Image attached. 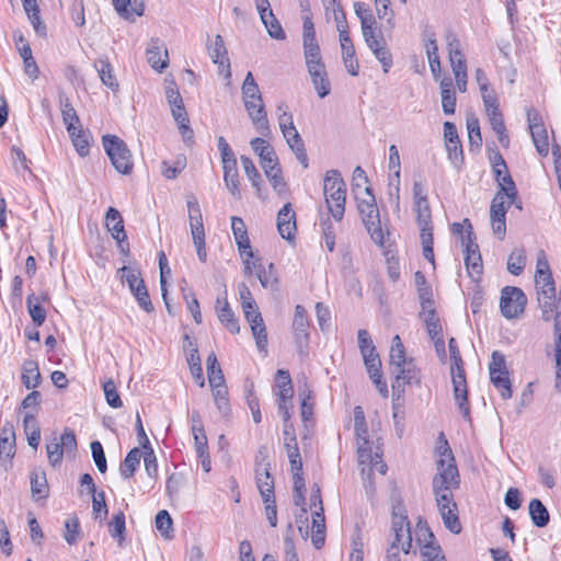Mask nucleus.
<instances>
[{
	"label": "nucleus",
	"mask_w": 561,
	"mask_h": 561,
	"mask_svg": "<svg viewBox=\"0 0 561 561\" xmlns=\"http://www.w3.org/2000/svg\"><path fill=\"white\" fill-rule=\"evenodd\" d=\"M358 465L360 467V474L364 482V488L369 499L375 494V484L373 482V474L375 471L380 474H386L387 465L382 461V451L379 445H374L368 438V430L366 422L363 425H354Z\"/></svg>",
	"instance_id": "obj_1"
},
{
	"label": "nucleus",
	"mask_w": 561,
	"mask_h": 561,
	"mask_svg": "<svg viewBox=\"0 0 561 561\" xmlns=\"http://www.w3.org/2000/svg\"><path fill=\"white\" fill-rule=\"evenodd\" d=\"M450 353V373L451 382L454 387V397L462 416L467 420L470 419V408L468 404V390L466 374L463 369V362L457 345V342L451 337L448 342Z\"/></svg>",
	"instance_id": "obj_2"
},
{
	"label": "nucleus",
	"mask_w": 561,
	"mask_h": 561,
	"mask_svg": "<svg viewBox=\"0 0 561 561\" xmlns=\"http://www.w3.org/2000/svg\"><path fill=\"white\" fill-rule=\"evenodd\" d=\"M360 183L356 182L354 184L353 191L356 194L357 208L362 216L363 224L365 225L371 239L376 243H382L383 234L381 230L379 210L376 204L375 196L371 193V188L369 186H365L363 191L364 196L360 197L359 193L357 192V190L360 188Z\"/></svg>",
	"instance_id": "obj_3"
},
{
	"label": "nucleus",
	"mask_w": 561,
	"mask_h": 561,
	"mask_svg": "<svg viewBox=\"0 0 561 561\" xmlns=\"http://www.w3.org/2000/svg\"><path fill=\"white\" fill-rule=\"evenodd\" d=\"M323 195L329 211L337 221L342 220L345 211L346 184L337 170L325 173Z\"/></svg>",
	"instance_id": "obj_4"
},
{
	"label": "nucleus",
	"mask_w": 561,
	"mask_h": 561,
	"mask_svg": "<svg viewBox=\"0 0 561 561\" xmlns=\"http://www.w3.org/2000/svg\"><path fill=\"white\" fill-rule=\"evenodd\" d=\"M459 486V473L451 450L446 447L437 461V473L433 478L434 495H453L451 490Z\"/></svg>",
	"instance_id": "obj_5"
},
{
	"label": "nucleus",
	"mask_w": 561,
	"mask_h": 561,
	"mask_svg": "<svg viewBox=\"0 0 561 561\" xmlns=\"http://www.w3.org/2000/svg\"><path fill=\"white\" fill-rule=\"evenodd\" d=\"M103 147L115 170L122 174L133 171V157L126 144L115 135L103 136Z\"/></svg>",
	"instance_id": "obj_6"
},
{
	"label": "nucleus",
	"mask_w": 561,
	"mask_h": 561,
	"mask_svg": "<svg viewBox=\"0 0 561 561\" xmlns=\"http://www.w3.org/2000/svg\"><path fill=\"white\" fill-rule=\"evenodd\" d=\"M391 515V530L393 533L394 539L391 542L390 548H401V550L408 554L412 548V535L405 510L402 505H396L392 508Z\"/></svg>",
	"instance_id": "obj_7"
},
{
	"label": "nucleus",
	"mask_w": 561,
	"mask_h": 561,
	"mask_svg": "<svg viewBox=\"0 0 561 561\" xmlns=\"http://www.w3.org/2000/svg\"><path fill=\"white\" fill-rule=\"evenodd\" d=\"M527 297L518 287L506 286L501 291L500 309L502 316L507 319H518L525 312Z\"/></svg>",
	"instance_id": "obj_8"
},
{
	"label": "nucleus",
	"mask_w": 561,
	"mask_h": 561,
	"mask_svg": "<svg viewBox=\"0 0 561 561\" xmlns=\"http://www.w3.org/2000/svg\"><path fill=\"white\" fill-rule=\"evenodd\" d=\"M468 225L467 236L462 237V245H465V264L469 276L472 280L478 282L483 272V264L479 247L474 242V236L472 232V226L468 219H465Z\"/></svg>",
	"instance_id": "obj_9"
},
{
	"label": "nucleus",
	"mask_w": 561,
	"mask_h": 561,
	"mask_svg": "<svg viewBox=\"0 0 561 561\" xmlns=\"http://www.w3.org/2000/svg\"><path fill=\"white\" fill-rule=\"evenodd\" d=\"M416 542L423 561H446L440 546L435 542L434 534L422 520L416 525Z\"/></svg>",
	"instance_id": "obj_10"
},
{
	"label": "nucleus",
	"mask_w": 561,
	"mask_h": 561,
	"mask_svg": "<svg viewBox=\"0 0 561 561\" xmlns=\"http://www.w3.org/2000/svg\"><path fill=\"white\" fill-rule=\"evenodd\" d=\"M512 205H516L518 209H522V204L511 202L510 197L495 194L490 207V219L492 230L502 240L506 233V213Z\"/></svg>",
	"instance_id": "obj_11"
},
{
	"label": "nucleus",
	"mask_w": 561,
	"mask_h": 561,
	"mask_svg": "<svg viewBox=\"0 0 561 561\" xmlns=\"http://www.w3.org/2000/svg\"><path fill=\"white\" fill-rule=\"evenodd\" d=\"M489 374L492 383L500 391L501 397L504 400L510 399L512 397L511 380L508 378L504 355L499 351L492 353Z\"/></svg>",
	"instance_id": "obj_12"
},
{
	"label": "nucleus",
	"mask_w": 561,
	"mask_h": 561,
	"mask_svg": "<svg viewBox=\"0 0 561 561\" xmlns=\"http://www.w3.org/2000/svg\"><path fill=\"white\" fill-rule=\"evenodd\" d=\"M302 44L307 69L321 66L323 61L320 51V46L316 38L314 24L309 16L304 18Z\"/></svg>",
	"instance_id": "obj_13"
},
{
	"label": "nucleus",
	"mask_w": 561,
	"mask_h": 561,
	"mask_svg": "<svg viewBox=\"0 0 561 561\" xmlns=\"http://www.w3.org/2000/svg\"><path fill=\"white\" fill-rule=\"evenodd\" d=\"M527 122L531 139L537 152L546 157L549 152L548 133L542 123V118L535 108L527 110Z\"/></svg>",
	"instance_id": "obj_14"
},
{
	"label": "nucleus",
	"mask_w": 561,
	"mask_h": 561,
	"mask_svg": "<svg viewBox=\"0 0 561 561\" xmlns=\"http://www.w3.org/2000/svg\"><path fill=\"white\" fill-rule=\"evenodd\" d=\"M435 501L445 527L453 534H459L462 527L458 517L457 504L453 495H435Z\"/></svg>",
	"instance_id": "obj_15"
},
{
	"label": "nucleus",
	"mask_w": 561,
	"mask_h": 561,
	"mask_svg": "<svg viewBox=\"0 0 561 561\" xmlns=\"http://www.w3.org/2000/svg\"><path fill=\"white\" fill-rule=\"evenodd\" d=\"M243 103L256 131L263 136H268L271 127L262 95L259 99H244Z\"/></svg>",
	"instance_id": "obj_16"
},
{
	"label": "nucleus",
	"mask_w": 561,
	"mask_h": 561,
	"mask_svg": "<svg viewBox=\"0 0 561 561\" xmlns=\"http://www.w3.org/2000/svg\"><path fill=\"white\" fill-rule=\"evenodd\" d=\"M208 54L214 64L218 66L219 73L225 79L231 78L230 61L224 39L220 35H216L213 41L207 44Z\"/></svg>",
	"instance_id": "obj_17"
},
{
	"label": "nucleus",
	"mask_w": 561,
	"mask_h": 561,
	"mask_svg": "<svg viewBox=\"0 0 561 561\" xmlns=\"http://www.w3.org/2000/svg\"><path fill=\"white\" fill-rule=\"evenodd\" d=\"M364 358V364L366 366L367 373L376 387L378 388L380 394L382 397L388 396V387L385 381H382V374H381V360L379 358L378 353L376 352L375 347H370L368 352H360Z\"/></svg>",
	"instance_id": "obj_18"
},
{
	"label": "nucleus",
	"mask_w": 561,
	"mask_h": 561,
	"mask_svg": "<svg viewBox=\"0 0 561 561\" xmlns=\"http://www.w3.org/2000/svg\"><path fill=\"white\" fill-rule=\"evenodd\" d=\"M537 304L541 319L545 322L554 320L553 331L558 332V329H561V298H557L556 295L537 297Z\"/></svg>",
	"instance_id": "obj_19"
},
{
	"label": "nucleus",
	"mask_w": 561,
	"mask_h": 561,
	"mask_svg": "<svg viewBox=\"0 0 561 561\" xmlns=\"http://www.w3.org/2000/svg\"><path fill=\"white\" fill-rule=\"evenodd\" d=\"M309 322L307 318L306 309L297 305L295 308V314L293 320V331L295 342L297 344L298 351L300 354H305V348L308 344L309 333H308Z\"/></svg>",
	"instance_id": "obj_20"
},
{
	"label": "nucleus",
	"mask_w": 561,
	"mask_h": 561,
	"mask_svg": "<svg viewBox=\"0 0 561 561\" xmlns=\"http://www.w3.org/2000/svg\"><path fill=\"white\" fill-rule=\"evenodd\" d=\"M252 150L259 156L260 164L264 171L279 164L277 154L265 139L261 137L253 138L250 141Z\"/></svg>",
	"instance_id": "obj_21"
},
{
	"label": "nucleus",
	"mask_w": 561,
	"mask_h": 561,
	"mask_svg": "<svg viewBox=\"0 0 561 561\" xmlns=\"http://www.w3.org/2000/svg\"><path fill=\"white\" fill-rule=\"evenodd\" d=\"M277 229L282 238L291 240L296 231V215L290 203H287L277 214Z\"/></svg>",
	"instance_id": "obj_22"
},
{
	"label": "nucleus",
	"mask_w": 561,
	"mask_h": 561,
	"mask_svg": "<svg viewBox=\"0 0 561 561\" xmlns=\"http://www.w3.org/2000/svg\"><path fill=\"white\" fill-rule=\"evenodd\" d=\"M444 138L449 159L454 163H457L459 160L462 159V147L458 137L457 128L454 123H444Z\"/></svg>",
	"instance_id": "obj_23"
},
{
	"label": "nucleus",
	"mask_w": 561,
	"mask_h": 561,
	"mask_svg": "<svg viewBox=\"0 0 561 561\" xmlns=\"http://www.w3.org/2000/svg\"><path fill=\"white\" fill-rule=\"evenodd\" d=\"M255 479L262 497L274 496V479L270 472V463L263 459L256 463Z\"/></svg>",
	"instance_id": "obj_24"
},
{
	"label": "nucleus",
	"mask_w": 561,
	"mask_h": 561,
	"mask_svg": "<svg viewBox=\"0 0 561 561\" xmlns=\"http://www.w3.org/2000/svg\"><path fill=\"white\" fill-rule=\"evenodd\" d=\"M283 137L285 138L288 147L290 150L295 153L297 160L300 162V164L307 169L308 168V156L305 148L304 140L298 133L297 128H289L287 130H284Z\"/></svg>",
	"instance_id": "obj_25"
},
{
	"label": "nucleus",
	"mask_w": 561,
	"mask_h": 561,
	"mask_svg": "<svg viewBox=\"0 0 561 561\" xmlns=\"http://www.w3.org/2000/svg\"><path fill=\"white\" fill-rule=\"evenodd\" d=\"M105 225L112 237L117 241L118 245L122 247L123 242L127 240V234L123 218L116 208H108L105 215Z\"/></svg>",
	"instance_id": "obj_26"
},
{
	"label": "nucleus",
	"mask_w": 561,
	"mask_h": 561,
	"mask_svg": "<svg viewBox=\"0 0 561 561\" xmlns=\"http://www.w3.org/2000/svg\"><path fill=\"white\" fill-rule=\"evenodd\" d=\"M217 304V317L221 324L226 327L228 331H230L233 334H237L240 332V327L238 319L236 318L232 309L230 308L229 302L226 298L221 299L220 297L216 300Z\"/></svg>",
	"instance_id": "obj_27"
},
{
	"label": "nucleus",
	"mask_w": 561,
	"mask_h": 561,
	"mask_svg": "<svg viewBox=\"0 0 561 561\" xmlns=\"http://www.w3.org/2000/svg\"><path fill=\"white\" fill-rule=\"evenodd\" d=\"M222 169H224V181L229 190V192L236 196L240 197V190H239V174H238V168H237V159H226L222 162Z\"/></svg>",
	"instance_id": "obj_28"
},
{
	"label": "nucleus",
	"mask_w": 561,
	"mask_h": 561,
	"mask_svg": "<svg viewBox=\"0 0 561 561\" xmlns=\"http://www.w3.org/2000/svg\"><path fill=\"white\" fill-rule=\"evenodd\" d=\"M147 60L149 65L157 70H162L168 66V50L159 45V41H152L147 49Z\"/></svg>",
	"instance_id": "obj_29"
},
{
	"label": "nucleus",
	"mask_w": 561,
	"mask_h": 561,
	"mask_svg": "<svg viewBox=\"0 0 561 561\" xmlns=\"http://www.w3.org/2000/svg\"><path fill=\"white\" fill-rule=\"evenodd\" d=\"M312 84L320 98H324L330 93L331 87L324 64L314 68H308Z\"/></svg>",
	"instance_id": "obj_30"
},
{
	"label": "nucleus",
	"mask_w": 561,
	"mask_h": 561,
	"mask_svg": "<svg viewBox=\"0 0 561 561\" xmlns=\"http://www.w3.org/2000/svg\"><path fill=\"white\" fill-rule=\"evenodd\" d=\"M31 493L36 501L48 496L46 473L41 468L34 469L31 473Z\"/></svg>",
	"instance_id": "obj_31"
},
{
	"label": "nucleus",
	"mask_w": 561,
	"mask_h": 561,
	"mask_svg": "<svg viewBox=\"0 0 561 561\" xmlns=\"http://www.w3.org/2000/svg\"><path fill=\"white\" fill-rule=\"evenodd\" d=\"M94 68L99 73L102 83L112 91L118 90V82L114 75V69L106 58H99L94 61Z\"/></svg>",
	"instance_id": "obj_32"
},
{
	"label": "nucleus",
	"mask_w": 561,
	"mask_h": 561,
	"mask_svg": "<svg viewBox=\"0 0 561 561\" xmlns=\"http://www.w3.org/2000/svg\"><path fill=\"white\" fill-rule=\"evenodd\" d=\"M415 286L417 289V296L422 308H430L434 305L433 291L431 285L427 283L424 274L420 271L414 274Z\"/></svg>",
	"instance_id": "obj_33"
},
{
	"label": "nucleus",
	"mask_w": 561,
	"mask_h": 561,
	"mask_svg": "<svg viewBox=\"0 0 561 561\" xmlns=\"http://www.w3.org/2000/svg\"><path fill=\"white\" fill-rule=\"evenodd\" d=\"M420 317L423 319L426 331L430 337H435L443 333L440 320L436 313L434 305H431L430 308H422L420 312Z\"/></svg>",
	"instance_id": "obj_34"
},
{
	"label": "nucleus",
	"mask_w": 561,
	"mask_h": 561,
	"mask_svg": "<svg viewBox=\"0 0 561 561\" xmlns=\"http://www.w3.org/2000/svg\"><path fill=\"white\" fill-rule=\"evenodd\" d=\"M275 383L277 388V399H293L294 388L288 370L278 369L275 376Z\"/></svg>",
	"instance_id": "obj_35"
},
{
	"label": "nucleus",
	"mask_w": 561,
	"mask_h": 561,
	"mask_svg": "<svg viewBox=\"0 0 561 561\" xmlns=\"http://www.w3.org/2000/svg\"><path fill=\"white\" fill-rule=\"evenodd\" d=\"M414 211L416 213V221L421 233L433 231L432 214L428 201L415 202Z\"/></svg>",
	"instance_id": "obj_36"
},
{
	"label": "nucleus",
	"mask_w": 561,
	"mask_h": 561,
	"mask_svg": "<svg viewBox=\"0 0 561 561\" xmlns=\"http://www.w3.org/2000/svg\"><path fill=\"white\" fill-rule=\"evenodd\" d=\"M529 516L533 524L537 527H545L550 520L547 507L538 499H533L529 503Z\"/></svg>",
	"instance_id": "obj_37"
},
{
	"label": "nucleus",
	"mask_w": 561,
	"mask_h": 561,
	"mask_svg": "<svg viewBox=\"0 0 561 561\" xmlns=\"http://www.w3.org/2000/svg\"><path fill=\"white\" fill-rule=\"evenodd\" d=\"M141 457L142 454L139 448L135 447L129 450L119 467V472L124 479H129L134 476L135 471L139 467Z\"/></svg>",
	"instance_id": "obj_38"
},
{
	"label": "nucleus",
	"mask_w": 561,
	"mask_h": 561,
	"mask_svg": "<svg viewBox=\"0 0 561 561\" xmlns=\"http://www.w3.org/2000/svg\"><path fill=\"white\" fill-rule=\"evenodd\" d=\"M15 454V433L12 425H4L0 436V457L12 458Z\"/></svg>",
	"instance_id": "obj_39"
},
{
	"label": "nucleus",
	"mask_w": 561,
	"mask_h": 561,
	"mask_svg": "<svg viewBox=\"0 0 561 561\" xmlns=\"http://www.w3.org/2000/svg\"><path fill=\"white\" fill-rule=\"evenodd\" d=\"M41 374L34 360H25L22 367V382L27 389H35L39 385Z\"/></svg>",
	"instance_id": "obj_40"
},
{
	"label": "nucleus",
	"mask_w": 561,
	"mask_h": 561,
	"mask_svg": "<svg viewBox=\"0 0 561 561\" xmlns=\"http://www.w3.org/2000/svg\"><path fill=\"white\" fill-rule=\"evenodd\" d=\"M60 110L62 121L67 127V131H71L75 129V127L80 126V121L77 115V112L68 98H60Z\"/></svg>",
	"instance_id": "obj_41"
},
{
	"label": "nucleus",
	"mask_w": 561,
	"mask_h": 561,
	"mask_svg": "<svg viewBox=\"0 0 561 561\" xmlns=\"http://www.w3.org/2000/svg\"><path fill=\"white\" fill-rule=\"evenodd\" d=\"M171 112L174 121L179 125V129L185 139L193 137V130L188 126V117L184 104L171 106Z\"/></svg>",
	"instance_id": "obj_42"
},
{
	"label": "nucleus",
	"mask_w": 561,
	"mask_h": 561,
	"mask_svg": "<svg viewBox=\"0 0 561 561\" xmlns=\"http://www.w3.org/2000/svg\"><path fill=\"white\" fill-rule=\"evenodd\" d=\"M261 21L272 38L277 41L286 38V34L273 12H265V14H262Z\"/></svg>",
	"instance_id": "obj_43"
},
{
	"label": "nucleus",
	"mask_w": 561,
	"mask_h": 561,
	"mask_svg": "<svg viewBox=\"0 0 561 561\" xmlns=\"http://www.w3.org/2000/svg\"><path fill=\"white\" fill-rule=\"evenodd\" d=\"M526 265L525 250L514 249L507 259V271L513 275H519Z\"/></svg>",
	"instance_id": "obj_44"
},
{
	"label": "nucleus",
	"mask_w": 561,
	"mask_h": 561,
	"mask_svg": "<svg viewBox=\"0 0 561 561\" xmlns=\"http://www.w3.org/2000/svg\"><path fill=\"white\" fill-rule=\"evenodd\" d=\"M396 377V382L398 386L405 385L412 382V380L417 378V371L412 363V360L407 362L402 366H398L392 371Z\"/></svg>",
	"instance_id": "obj_45"
},
{
	"label": "nucleus",
	"mask_w": 561,
	"mask_h": 561,
	"mask_svg": "<svg viewBox=\"0 0 561 561\" xmlns=\"http://www.w3.org/2000/svg\"><path fill=\"white\" fill-rule=\"evenodd\" d=\"M27 309L33 322L36 327H41L46 319V311L39 304V298L34 294L30 295L26 299Z\"/></svg>",
	"instance_id": "obj_46"
},
{
	"label": "nucleus",
	"mask_w": 561,
	"mask_h": 561,
	"mask_svg": "<svg viewBox=\"0 0 561 561\" xmlns=\"http://www.w3.org/2000/svg\"><path fill=\"white\" fill-rule=\"evenodd\" d=\"M68 134L71 138L72 145L75 146L77 152L81 157H85L89 153L90 142L88 136L83 133L81 125L75 127V129L68 131Z\"/></svg>",
	"instance_id": "obj_47"
},
{
	"label": "nucleus",
	"mask_w": 561,
	"mask_h": 561,
	"mask_svg": "<svg viewBox=\"0 0 561 561\" xmlns=\"http://www.w3.org/2000/svg\"><path fill=\"white\" fill-rule=\"evenodd\" d=\"M405 350L399 335L392 339V345L390 348V366L393 369L398 366L407 364Z\"/></svg>",
	"instance_id": "obj_48"
},
{
	"label": "nucleus",
	"mask_w": 561,
	"mask_h": 561,
	"mask_svg": "<svg viewBox=\"0 0 561 561\" xmlns=\"http://www.w3.org/2000/svg\"><path fill=\"white\" fill-rule=\"evenodd\" d=\"M207 375L210 386L225 382V378L215 353H210L207 356Z\"/></svg>",
	"instance_id": "obj_49"
},
{
	"label": "nucleus",
	"mask_w": 561,
	"mask_h": 561,
	"mask_svg": "<svg viewBox=\"0 0 561 561\" xmlns=\"http://www.w3.org/2000/svg\"><path fill=\"white\" fill-rule=\"evenodd\" d=\"M467 129H468L469 146L480 148L482 145L480 123H479V119L473 114L467 116Z\"/></svg>",
	"instance_id": "obj_50"
},
{
	"label": "nucleus",
	"mask_w": 561,
	"mask_h": 561,
	"mask_svg": "<svg viewBox=\"0 0 561 561\" xmlns=\"http://www.w3.org/2000/svg\"><path fill=\"white\" fill-rule=\"evenodd\" d=\"M211 387L213 396L215 403L218 408V410L222 414H227L229 412V401H228V391L225 386V382L216 383Z\"/></svg>",
	"instance_id": "obj_51"
},
{
	"label": "nucleus",
	"mask_w": 561,
	"mask_h": 561,
	"mask_svg": "<svg viewBox=\"0 0 561 561\" xmlns=\"http://www.w3.org/2000/svg\"><path fill=\"white\" fill-rule=\"evenodd\" d=\"M125 530V515L123 512H118L113 516L112 520L108 524L110 535L113 538L117 539L118 543L121 545L122 541L124 540Z\"/></svg>",
	"instance_id": "obj_52"
},
{
	"label": "nucleus",
	"mask_w": 561,
	"mask_h": 561,
	"mask_svg": "<svg viewBox=\"0 0 561 561\" xmlns=\"http://www.w3.org/2000/svg\"><path fill=\"white\" fill-rule=\"evenodd\" d=\"M499 190L495 194H500L502 196H506L511 198V202L517 201V188L515 185V182L513 181L510 173H505L503 175V179H501L500 182H497Z\"/></svg>",
	"instance_id": "obj_53"
},
{
	"label": "nucleus",
	"mask_w": 561,
	"mask_h": 561,
	"mask_svg": "<svg viewBox=\"0 0 561 561\" xmlns=\"http://www.w3.org/2000/svg\"><path fill=\"white\" fill-rule=\"evenodd\" d=\"M537 297L556 295V284L552 275L535 278Z\"/></svg>",
	"instance_id": "obj_54"
},
{
	"label": "nucleus",
	"mask_w": 561,
	"mask_h": 561,
	"mask_svg": "<svg viewBox=\"0 0 561 561\" xmlns=\"http://www.w3.org/2000/svg\"><path fill=\"white\" fill-rule=\"evenodd\" d=\"M375 58L382 65L385 73L389 72L393 65L392 55L386 46V42L370 49Z\"/></svg>",
	"instance_id": "obj_55"
},
{
	"label": "nucleus",
	"mask_w": 561,
	"mask_h": 561,
	"mask_svg": "<svg viewBox=\"0 0 561 561\" xmlns=\"http://www.w3.org/2000/svg\"><path fill=\"white\" fill-rule=\"evenodd\" d=\"M172 518L168 511H159L158 514L156 515V527L161 533V535L167 539L172 538Z\"/></svg>",
	"instance_id": "obj_56"
},
{
	"label": "nucleus",
	"mask_w": 561,
	"mask_h": 561,
	"mask_svg": "<svg viewBox=\"0 0 561 561\" xmlns=\"http://www.w3.org/2000/svg\"><path fill=\"white\" fill-rule=\"evenodd\" d=\"M485 112L490 122V125L492 129L495 133H502V130L505 128V123L503 119V115L500 111V104H493L485 107Z\"/></svg>",
	"instance_id": "obj_57"
},
{
	"label": "nucleus",
	"mask_w": 561,
	"mask_h": 561,
	"mask_svg": "<svg viewBox=\"0 0 561 561\" xmlns=\"http://www.w3.org/2000/svg\"><path fill=\"white\" fill-rule=\"evenodd\" d=\"M241 163H242V168L244 170V173L248 176V179L251 181L253 187H255L256 191L260 192V190H261V175H260L255 164L247 156H241Z\"/></svg>",
	"instance_id": "obj_58"
},
{
	"label": "nucleus",
	"mask_w": 561,
	"mask_h": 561,
	"mask_svg": "<svg viewBox=\"0 0 561 561\" xmlns=\"http://www.w3.org/2000/svg\"><path fill=\"white\" fill-rule=\"evenodd\" d=\"M250 327L259 351L266 352L267 332L264 321L261 320V322H255V320H252V324Z\"/></svg>",
	"instance_id": "obj_59"
},
{
	"label": "nucleus",
	"mask_w": 561,
	"mask_h": 561,
	"mask_svg": "<svg viewBox=\"0 0 561 561\" xmlns=\"http://www.w3.org/2000/svg\"><path fill=\"white\" fill-rule=\"evenodd\" d=\"M46 451L48 456V460L51 466H57L62 461L64 457V449L59 445L58 436H54L47 444H46Z\"/></svg>",
	"instance_id": "obj_60"
},
{
	"label": "nucleus",
	"mask_w": 561,
	"mask_h": 561,
	"mask_svg": "<svg viewBox=\"0 0 561 561\" xmlns=\"http://www.w3.org/2000/svg\"><path fill=\"white\" fill-rule=\"evenodd\" d=\"M242 100L259 99L262 94L251 71H249L241 87Z\"/></svg>",
	"instance_id": "obj_61"
},
{
	"label": "nucleus",
	"mask_w": 561,
	"mask_h": 561,
	"mask_svg": "<svg viewBox=\"0 0 561 561\" xmlns=\"http://www.w3.org/2000/svg\"><path fill=\"white\" fill-rule=\"evenodd\" d=\"M556 389L561 393V328L554 333Z\"/></svg>",
	"instance_id": "obj_62"
},
{
	"label": "nucleus",
	"mask_w": 561,
	"mask_h": 561,
	"mask_svg": "<svg viewBox=\"0 0 561 561\" xmlns=\"http://www.w3.org/2000/svg\"><path fill=\"white\" fill-rule=\"evenodd\" d=\"M257 279L260 280L262 287L276 289L277 278L274 273V265L271 263L268 265V270H265L263 266L260 267L256 272Z\"/></svg>",
	"instance_id": "obj_63"
},
{
	"label": "nucleus",
	"mask_w": 561,
	"mask_h": 561,
	"mask_svg": "<svg viewBox=\"0 0 561 561\" xmlns=\"http://www.w3.org/2000/svg\"><path fill=\"white\" fill-rule=\"evenodd\" d=\"M122 278L127 282L133 294L137 291V289H140L141 286H145L144 279L140 277V273L129 267L124 266L122 268Z\"/></svg>",
	"instance_id": "obj_64"
}]
</instances>
